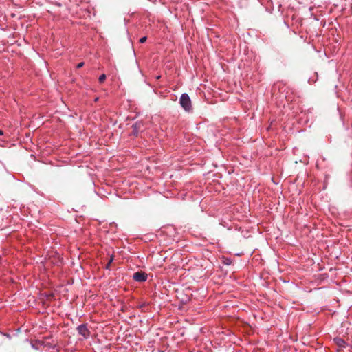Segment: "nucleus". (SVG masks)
<instances>
[{"instance_id":"6","label":"nucleus","mask_w":352,"mask_h":352,"mask_svg":"<svg viewBox=\"0 0 352 352\" xmlns=\"http://www.w3.org/2000/svg\"><path fill=\"white\" fill-rule=\"evenodd\" d=\"M105 79H106V75L102 74L100 76L98 80H99L100 83H102L105 80Z\"/></svg>"},{"instance_id":"7","label":"nucleus","mask_w":352,"mask_h":352,"mask_svg":"<svg viewBox=\"0 0 352 352\" xmlns=\"http://www.w3.org/2000/svg\"><path fill=\"white\" fill-rule=\"evenodd\" d=\"M146 36H144V37H142L140 39V43H144V42H146Z\"/></svg>"},{"instance_id":"4","label":"nucleus","mask_w":352,"mask_h":352,"mask_svg":"<svg viewBox=\"0 0 352 352\" xmlns=\"http://www.w3.org/2000/svg\"><path fill=\"white\" fill-rule=\"evenodd\" d=\"M143 126V124L141 122H136L134 124H133V131L131 132L133 135H137L138 133V131L141 130V129Z\"/></svg>"},{"instance_id":"10","label":"nucleus","mask_w":352,"mask_h":352,"mask_svg":"<svg viewBox=\"0 0 352 352\" xmlns=\"http://www.w3.org/2000/svg\"><path fill=\"white\" fill-rule=\"evenodd\" d=\"M3 135V131L2 130H0V135Z\"/></svg>"},{"instance_id":"8","label":"nucleus","mask_w":352,"mask_h":352,"mask_svg":"<svg viewBox=\"0 0 352 352\" xmlns=\"http://www.w3.org/2000/svg\"><path fill=\"white\" fill-rule=\"evenodd\" d=\"M84 65V63L83 62H81L80 63H78L76 66L77 68H81L82 66Z\"/></svg>"},{"instance_id":"2","label":"nucleus","mask_w":352,"mask_h":352,"mask_svg":"<svg viewBox=\"0 0 352 352\" xmlns=\"http://www.w3.org/2000/svg\"><path fill=\"white\" fill-rule=\"evenodd\" d=\"M79 334L82 335L85 338H87L90 335V331L86 324H80L77 327Z\"/></svg>"},{"instance_id":"1","label":"nucleus","mask_w":352,"mask_h":352,"mask_svg":"<svg viewBox=\"0 0 352 352\" xmlns=\"http://www.w3.org/2000/svg\"><path fill=\"white\" fill-rule=\"evenodd\" d=\"M181 106L186 111H190L192 109L191 100L187 94H183L179 99Z\"/></svg>"},{"instance_id":"5","label":"nucleus","mask_w":352,"mask_h":352,"mask_svg":"<svg viewBox=\"0 0 352 352\" xmlns=\"http://www.w3.org/2000/svg\"><path fill=\"white\" fill-rule=\"evenodd\" d=\"M335 340L338 346H340V347H345L346 346V344L343 339L336 338Z\"/></svg>"},{"instance_id":"3","label":"nucleus","mask_w":352,"mask_h":352,"mask_svg":"<svg viewBox=\"0 0 352 352\" xmlns=\"http://www.w3.org/2000/svg\"><path fill=\"white\" fill-rule=\"evenodd\" d=\"M133 279L136 281L143 282L147 278V275L142 272H137L133 274Z\"/></svg>"},{"instance_id":"9","label":"nucleus","mask_w":352,"mask_h":352,"mask_svg":"<svg viewBox=\"0 0 352 352\" xmlns=\"http://www.w3.org/2000/svg\"><path fill=\"white\" fill-rule=\"evenodd\" d=\"M112 261H113V258H111L110 259V261H109V263H107V268H109V265H111V263L112 262Z\"/></svg>"}]
</instances>
